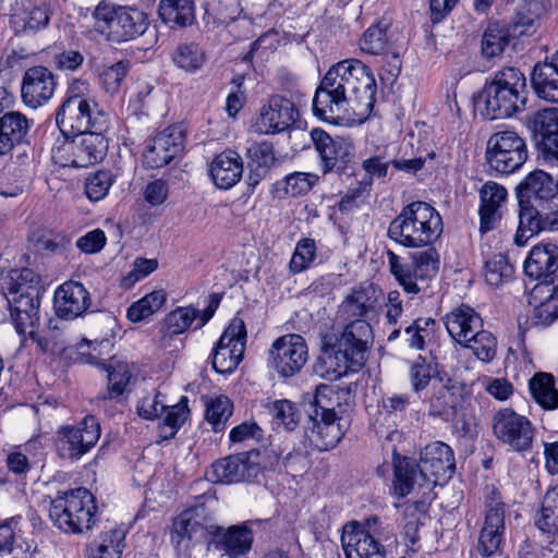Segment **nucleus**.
I'll return each instance as SVG.
<instances>
[{"label": "nucleus", "instance_id": "31", "mask_svg": "<svg viewBox=\"0 0 558 558\" xmlns=\"http://www.w3.org/2000/svg\"><path fill=\"white\" fill-rule=\"evenodd\" d=\"M82 361L98 367H102L107 372V392L97 397L99 400L117 399L126 390L133 379L132 365L125 361L111 359L107 364L99 361L92 353L85 354L80 352Z\"/></svg>", "mask_w": 558, "mask_h": 558}, {"label": "nucleus", "instance_id": "39", "mask_svg": "<svg viewBox=\"0 0 558 558\" xmlns=\"http://www.w3.org/2000/svg\"><path fill=\"white\" fill-rule=\"evenodd\" d=\"M536 95L550 102H558V50L549 62L536 64L531 75Z\"/></svg>", "mask_w": 558, "mask_h": 558}, {"label": "nucleus", "instance_id": "29", "mask_svg": "<svg viewBox=\"0 0 558 558\" xmlns=\"http://www.w3.org/2000/svg\"><path fill=\"white\" fill-rule=\"evenodd\" d=\"M515 191L520 209H525L527 206L551 202L556 182L545 171L534 170L518 184Z\"/></svg>", "mask_w": 558, "mask_h": 558}, {"label": "nucleus", "instance_id": "64", "mask_svg": "<svg viewBox=\"0 0 558 558\" xmlns=\"http://www.w3.org/2000/svg\"><path fill=\"white\" fill-rule=\"evenodd\" d=\"M165 396L160 392L148 393L143 397L137 404L140 416L146 420H155L159 417L166 410L163 402Z\"/></svg>", "mask_w": 558, "mask_h": 558}, {"label": "nucleus", "instance_id": "34", "mask_svg": "<svg viewBox=\"0 0 558 558\" xmlns=\"http://www.w3.org/2000/svg\"><path fill=\"white\" fill-rule=\"evenodd\" d=\"M558 270V245L541 243L532 247L524 262L525 274L538 283L548 281Z\"/></svg>", "mask_w": 558, "mask_h": 558}, {"label": "nucleus", "instance_id": "15", "mask_svg": "<svg viewBox=\"0 0 558 558\" xmlns=\"http://www.w3.org/2000/svg\"><path fill=\"white\" fill-rule=\"evenodd\" d=\"M505 507L500 493L495 487H487L484 523L476 547L483 557H490L500 548L505 533Z\"/></svg>", "mask_w": 558, "mask_h": 558}, {"label": "nucleus", "instance_id": "52", "mask_svg": "<svg viewBox=\"0 0 558 558\" xmlns=\"http://www.w3.org/2000/svg\"><path fill=\"white\" fill-rule=\"evenodd\" d=\"M233 404L232 401L226 396H218L211 398L206 403V420L211 425L215 432L225 429L226 423L232 415Z\"/></svg>", "mask_w": 558, "mask_h": 558}, {"label": "nucleus", "instance_id": "63", "mask_svg": "<svg viewBox=\"0 0 558 558\" xmlns=\"http://www.w3.org/2000/svg\"><path fill=\"white\" fill-rule=\"evenodd\" d=\"M163 413H166L165 425L170 428L168 437H174L177 430L186 421L187 415L190 413L187 408V398L182 397L180 402H178L174 405H166V410Z\"/></svg>", "mask_w": 558, "mask_h": 558}, {"label": "nucleus", "instance_id": "19", "mask_svg": "<svg viewBox=\"0 0 558 558\" xmlns=\"http://www.w3.org/2000/svg\"><path fill=\"white\" fill-rule=\"evenodd\" d=\"M493 432L497 439L515 451L531 448L534 430L531 422L512 409H500L493 416Z\"/></svg>", "mask_w": 558, "mask_h": 558}, {"label": "nucleus", "instance_id": "22", "mask_svg": "<svg viewBox=\"0 0 558 558\" xmlns=\"http://www.w3.org/2000/svg\"><path fill=\"white\" fill-rule=\"evenodd\" d=\"M269 520H251L228 529L213 524L208 544L223 550L229 558H240L248 554L253 545V526L269 524Z\"/></svg>", "mask_w": 558, "mask_h": 558}, {"label": "nucleus", "instance_id": "1", "mask_svg": "<svg viewBox=\"0 0 558 558\" xmlns=\"http://www.w3.org/2000/svg\"><path fill=\"white\" fill-rule=\"evenodd\" d=\"M377 85L371 69L356 59L332 65L313 97V113L320 120L342 123L371 113Z\"/></svg>", "mask_w": 558, "mask_h": 558}, {"label": "nucleus", "instance_id": "38", "mask_svg": "<svg viewBox=\"0 0 558 558\" xmlns=\"http://www.w3.org/2000/svg\"><path fill=\"white\" fill-rule=\"evenodd\" d=\"M535 131L541 136V145L546 160L558 162V109H544L537 112Z\"/></svg>", "mask_w": 558, "mask_h": 558}, {"label": "nucleus", "instance_id": "33", "mask_svg": "<svg viewBox=\"0 0 558 558\" xmlns=\"http://www.w3.org/2000/svg\"><path fill=\"white\" fill-rule=\"evenodd\" d=\"M106 131L93 130L72 136L73 146L68 150L75 157L74 162L80 168H85L104 159L108 149Z\"/></svg>", "mask_w": 558, "mask_h": 558}, {"label": "nucleus", "instance_id": "42", "mask_svg": "<svg viewBox=\"0 0 558 558\" xmlns=\"http://www.w3.org/2000/svg\"><path fill=\"white\" fill-rule=\"evenodd\" d=\"M388 24L379 22L369 26L360 40V47L369 54H384L391 52L392 59L398 62L399 53L392 51V44L387 34Z\"/></svg>", "mask_w": 558, "mask_h": 558}, {"label": "nucleus", "instance_id": "5", "mask_svg": "<svg viewBox=\"0 0 558 558\" xmlns=\"http://www.w3.org/2000/svg\"><path fill=\"white\" fill-rule=\"evenodd\" d=\"M95 512V497L84 487L58 492L49 507L51 521L66 533L90 529Z\"/></svg>", "mask_w": 558, "mask_h": 558}, {"label": "nucleus", "instance_id": "3", "mask_svg": "<svg viewBox=\"0 0 558 558\" xmlns=\"http://www.w3.org/2000/svg\"><path fill=\"white\" fill-rule=\"evenodd\" d=\"M442 219L428 203L415 201L404 206L391 220L388 238L407 248L433 245L442 233Z\"/></svg>", "mask_w": 558, "mask_h": 558}, {"label": "nucleus", "instance_id": "2", "mask_svg": "<svg viewBox=\"0 0 558 558\" xmlns=\"http://www.w3.org/2000/svg\"><path fill=\"white\" fill-rule=\"evenodd\" d=\"M393 472V492L398 497L409 495L418 480L444 485L456 472L453 450L442 441L430 442L422 449L418 463L395 453Z\"/></svg>", "mask_w": 558, "mask_h": 558}, {"label": "nucleus", "instance_id": "12", "mask_svg": "<svg viewBox=\"0 0 558 558\" xmlns=\"http://www.w3.org/2000/svg\"><path fill=\"white\" fill-rule=\"evenodd\" d=\"M312 408L305 432L307 439L319 451L333 449L345 434L347 421L333 409L324 407L317 397Z\"/></svg>", "mask_w": 558, "mask_h": 558}, {"label": "nucleus", "instance_id": "32", "mask_svg": "<svg viewBox=\"0 0 558 558\" xmlns=\"http://www.w3.org/2000/svg\"><path fill=\"white\" fill-rule=\"evenodd\" d=\"M480 231L482 233L495 229L502 216V207L507 201V190L493 181L486 182L480 190Z\"/></svg>", "mask_w": 558, "mask_h": 558}, {"label": "nucleus", "instance_id": "45", "mask_svg": "<svg viewBox=\"0 0 558 558\" xmlns=\"http://www.w3.org/2000/svg\"><path fill=\"white\" fill-rule=\"evenodd\" d=\"M512 37L506 24L490 23L484 31L481 43L482 54L489 59L500 56Z\"/></svg>", "mask_w": 558, "mask_h": 558}, {"label": "nucleus", "instance_id": "27", "mask_svg": "<svg viewBox=\"0 0 558 558\" xmlns=\"http://www.w3.org/2000/svg\"><path fill=\"white\" fill-rule=\"evenodd\" d=\"M56 86L54 74L48 68L43 65L32 66L23 75L22 100L29 108L41 107L51 99Z\"/></svg>", "mask_w": 558, "mask_h": 558}, {"label": "nucleus", "instance_id": "4", "mask_svg": "<svg viewBox=\"0 0 558 558\" xmlns=\"http://www.w3.org/2000/svg\"><path fill=\"white\" fill-rule=\"evenodd\" d=\"M525 77L515 68L498 71L475 99V107L488 120L505 119L525 105Z\"/></svg>", "mask_w": 558, "mask_h": 558}, {"label": "nucleus", "instance_id": "30", "mask_svg": "<svg viewBox=\"0 0 558 558\" xmlns=\"http://www.w3.org/2000/svg\"><path fill=\"white\" fill-rule=\"evenodd\" d=\"M360 366H353L351 359L332 342V338L323 339L320 354L313 365V372L329 381L337 380L349 371H356Z\"/></svg>", "mask_w": 558, "mask_h": 558}, {"label": "nucleus", "instance_id": "16", "mask_svg": "<svg viewBox=\"0 0 558 558\" xmlns=\"http://www.w3.org/2000/svg\"><path fill=\"white\" fill-rule=\"evenodd\" d=\"M246 327L242 318L234 317L221 335L211 353V366L219 374H231L242 361Z\"/></svg>", "mask_w": 558, "mask_h": 558}, {"label": "nucleus", "instance_id": "18", "mask_svg": "<svg viewBox=\"0 0 558 558\" xmlns=\"http://www.w3.org/2000/svg\"><path fill=\"white\" fill-rule=\"evenodd\" d=\"M307 359L306 342L296 333H288L276 339L269 349V363L282 377L298 374Z\"/></svg>", "mask_w": 558, "mask_h": 558}, {"label": "nucleus", "instance_id": "21", "mask_svg": "<svg viewBox=\"0 0 558 558\" xmlns=\"http://www.w3.org/2000/svg\"><path fill=\"white\" fill-rule=\"evenodd\" d=\"M259 451L248 450L214 462L207 477L215 483L232 484L250 481L259 472Z\"/></svg>", "mask_w": 558, "mask_h": 558}, {"label": "nucleus", "instance_id": "28", "mask_svg": "<svg viewBox=\"0 0 558 558\" xmlns=\"http://www.w3.org/2000/svg\"><path fill=\"white\" fill-rule=\"evenodd\" d=\"M90 304V294L81 282L66 281L54 292V310L59 318L73 320L82 316Z\"/></svg>", "mask_w": 558, "mask_h": 558}, {"label": "nucleus", "instance_id": "51", "mask_svg": "<svg viewBox=\"0 0 558 558\" xmlns=\"http://www.w3.org/2000/svg\"><path fill=\"white\" fill-rule=\"evenodd\" d=\"M242 10L239 0H210L205 8L207 22L229 24L235 21Z\"/></svg>", "mask_w": 558, "mask_h": 558}, {"label": "nucleus", "instance_id": "59", "mask_svg": "<svg viewBox=\"0 0 558 558\" xmlns=\"http://www.w3.org/2000/svg\"><path fill=\"white\" fill-rule=\"evenodd\" d=\"M437 374L438 373L435 372L434 366L420 356L417 361L411 365L409 372L413 391L418 393L426 389L433 377H435L434 384H437Z\"/></svg>", "mask_w": 558, "mask_h": 558}, {"label": "nucleus", "instance_id": "47", "mask_svg": "<svg viewBox=\"0 0 558 558\" xmlns=\"http://www.w3.org/2000/svg\"><path fill=\"white\" fill-rule=\"evenodd\" d=\"M535 525L544 533H558V487L545 494L542 508L535 515Z\"/></svg>", "mask_w": 558, "mask_h": 558}, {"label": "nucleus", "instance_id": "57", "mask_svg": "<svg viewBox=\"0 0 558 558\" xmlns=\"http://www.w3.org/2000/svg\"><path fill=\"white\" fill-rule=\"evenodd\" d=\"M112 183V173L108 170H99L86 178L85 194L93 202L100 201L108 194Z\"/></svg>", "mask_w": 558, "mask_h": 558}, {"label": "nucleus", "instance_id": "44", "mask_svg": "<svg viewBox=\"0 0 558 558\" xmlns=\"http://www.w3.org/2000/svg\"><path fill=\"white\" fill-rule=\"evenodd\" d=\"M173 63L187 73H196L207 61L206 51L196 43L179 44L172 52Z\"/></svg>", "mask_w": 558, "mask_h": 558}, {"label": "nucleus", "instance_id": "40", "mask_svg": "<svg viewBox=\"0 0 558 558\" xmlns=\"http://www.w3.org/2000/svg\"><path fill=\"white\" fill-rule=\"evenodd\" d=\"M4 296H12L13 292L23 296H40V277L29 268L12 269L0 280Z\"/></svg>", "mask_w": 558, "mask_h": 558}, {"label": "nucleus", "instance_id": "49", "mask_svg": "<svg viewBox=\"0 0 558 558\" xmlns=\"http://www.w3.org/2000/svg\"><path fill=\"white\" fill-rule=\"evenodd\" d=\"M460 345L471 350L480 361L485 363L493 361L497 352L495 336L490 331L484 330L483 327L472 333L468 341Z\"/></svg>", "mask_w": 558, "mask_h": 558}, {"label": "nucleus", "instance_id": "6", "mask_svg": "<svg viewBox=\"0 0 558 558\" xmlns=\"http://www.w3.org/2000/svg\"><path fill=\"white\" fill-rule=\"evenodd\" d=\"M393 534L378 518L365 522H348L342 527L341 545L345 558H386L385 544L392 542Z\"/></svg>", "mask_w": 558, "mask_h": 558}, {"label": "nucleus", "instance_id": "36", "mask_svg": "<svg viewBox=\"0 0 558 558\" xmlns=\"http://www.w3.org/2000/svg\"><path fill=\"white\" fill-rule=\"evenodd\" d=\"M442 320L449 336L459 344L468 341L472 333L483 327L482 317L469 305L453 308Z\"/></svg>", "mask_w": 558, "mask_h": 558}, {"label": "nucleus", "instance_id": "20", "mask_svg": "<svg viewBox=\"0 0 558 558\" xmlns=\"http://www.w3.org/2000/svg\"><path fill=\"white\" fill-rule=\"evenodd\" d=\"M9 24L16 35H36L49 26L52 10L47 2L11 0Z\"/></svg>", "mask_w": 558, "mask_h": 558}, {"label": "nucleus", "instance_id": "25", "mask_svg": "<svg viewBox=\"0 0 558 558\" xmlns=\"http://www.w3.org/2000/svg\"><path fill=\"white\" fill-rule=\"evenodd\" d=\"M343 331L338 335H327L353 362V366H362L365 361L367 345L373 339V331L366 319L345 320Z\"/></svg>", "mask_w": 558, "mask_h": 558}, {"label": "nucleus", "instance_id": "7", "mask_svg": "<svg viewBox=\"0 0 558 558\" xmlns=\"http://www.w3.org/2000/svg\"><path fill=\"white\" fill-rule=\"evenodd\" d=\"M94 17L101 33H107L108 39L114 43L133 40L143 35L149 25L145 12L132 7H116L99 3Z\"/></svg>", "mask_w": 558, "mask_h": 558}, {"label": "nucleus", "instance_id": "9", "mask_svg": "<svg viewBox=\"0 0 558 558\" xmlns=\"http://www.w3.org/2000/svg\"><path fill=\"white\" fill-rule=\"evenodd\" d=\"M63 101L56 113V122L64 137L93 130L107 131L109 117L97 109L96 101Z\"/></svg>", "mask_w": 558, "mask_h": 558}, {"label": "nucleus", "instance_id": "13", "mask_svg": "<svg viewBox=\"0 0 558 558\" xmlns=\"http://www.w3.org/2000/svg\"><path fill=\"white\" fill-rule=\"evenodd\" d=\"M10 308V316L12 323L20 335H28L43 352L53 351L61 343H59L54 336H39L36 327L39 323V296H23L22 294H12L5 296Z\"/></svg>", "mask_w": 558, "mask_h": 558}, {"label": "nucleus", "instance_id": "54", "mask_svg": "<svg viewBox=\"0 0 558 558\" xmlns=\"http://www.w3.org/2000/svg\"><path fill=\"white\" fill-rule=\"evenodd\" d=\"M534 217L537 223V230L541 231H556L558 230V205L553 202L546 204L527 206L524 209Z\"/></svg>", "mask_w": 558, "mask_h": 558}, {"label": "nucleus", "instance_id": "48", "mask_svg": "<svg viewBox=\"0 0 558 558\" xmlns=\"http://www.w3.org/2000/svg\"><path fill=\"white\" fill-rule=\"evenodd\" d=\"M166 299L167 294L163 290L153 291L134 302L128 308L126 316L133 323L145 320L162 307Z\"/></svg>", "mask_w": 558, "mask_h": 558}, {"label": "nucleus", "instance_id": "46", "mask_svg": "<svg viewBox=\"0 0 558 558\" xmlns=\"http://www.w3.org/2000/svg\"><path fill=\"white\" fill-rule=\"evenodd\" d=\"M392 165L397 170L414 173L423 167L421 158L413 159H395L391 161H383L381 157L375 156L365 159L362 162V168L369 177L385 178L387 175L389 165Z\"/></svg>", "mask_w": 558, "mask_h": 558}, {"label": "nucleus", "instance_id": "62", "mask_svg": "<svg viewBox=\"0 0 558 558\" xmlns=\"http://www.w3.org/2000/svg\"><path fill=\"white\" fill-rule=\"evenodd\" d=\"M272 417L288 430H293L299 423V411L289 400H277L270 407Z\"/></svg>", "mask_w": 558, "mask_h": 558}, {"label": "nucleus", "instance_id": "35", "mask_svg": "<svg viewBox=\"0 0 558 558\" xmlns=\"http://www.w3.org/2000/svg\"><path fill=\"white\" fill-rule=\"evenodd\" d=\"M379 296H383L381 291L373 284L360 286L345 296L339 312L344 320L366 319Z\"/></svg>", "mask_w": 558, "mask_h": 558}, {"label": "nucleus", "instance_id": "60", "mask_svg": "<svg viewBox=\"0 0 558 558\" xmlns=\"http://www.w3.org/2000/svg\"><path fill=\"white\" fill-rule=\"evenodd\" d=\"M532 298H534V305L537 307L538 315L542 316L543 311H547L549 302L558 299V274L548 278L544 283H537L532 289Z\"/></svg>", "mask_w": 558, "mask_h": 558}, {"label": "nucleus", "instance_id": "10", "mask_svg": "<svg viewBox=\"0 0 558 558\" xmlns=\"http://www.w3.org/2000/svg\"><path fill=\"white\" fill-rule=\"evenodd\" d=\"M101 429L94 415L85 416L76 425H63L57 432L54 446L61 459L78 461L100 438Z\"/></svg>", "mask_w": 558, "mask_h": 558}, {"label": "nucleus", "instance_id": "61", "mask_svg": "<svg viewBox=\"0 0 558 558\" xmlns=\"http://www.w3.org/2000/svg\"><path fill=\"white\" fill-rule=\"evenodd\" d=\"M535 2H525L517 11L511 22L507 27L510 29L512 37H518L526 33V31L533 25L537 13Z\"/></svg>", "mask_w": 558, "mask_h": 558}, {"label": "nucleus", "instance_id": "23", "mask_svg": "<svg viewBox=\"0 0 558 558\" xmlns=\"http://www.w3.org/2000/svg\"><path fill=\"white\" fill-rule=\"evenodd\" d=\"M184 132L180 125H170L151 137L143 154L147 169H159L169 165L184 149Z\"/></svg>", "mask_w": 558, "mask_h": 558}, {"label": "nucleus", "instance_id": "26", "mask_svg": "<svg viewBox=\"0 0 558 558\" xmlns=\"http://www.w3.org/2000/svg\"><path fill=\"white\" fill-rule=\"evenodd\" d=\"M311 138L318 153L324 173L343 168L354 154L353 144L342 137H331L322 129H313Z\"/></svg>", "mask_w": 558, "mask_h": 558}, {"label": "nucleus", "instance_id": "8", "mask_svg": "<svg viewBox=\"0 0 558 558\" xmlns=\"http://www.w3.org/2000/svg\"><path fill=\"white\" fill-rule=\"evenodd\" d=\"M387 256L390 272L407 293H420L438 272L439 255L432 245L414 253L411 263L404 262L392 251H388Z\"/></svg>", "mask_w": 558, "mask_h": 558}, {"label": "nucleus", "instance_id": "43", "mask_svg": "<svg viewBox=\"0 0 558 558\" xmlns=\"http://www.w3.org/2000/svg\"><path fill=\"white\" fill-rule=\"evenodd\" d=\"M529 388L533 399L544 410L558 408V390L555 387V378L549 373H537L529 381Z\"/></svg>", "mask_w": 558, "mask_h": 558}, {"label": "nucleus", "instance_id": "55", "mask_svg": "<svg viewBox=\"0 0 558 558\" xmlns=\"http://www.w3.org/2000/svg\"><path fill=\"white\" fill-rule=\"evenodd\" d=\"M129 71L130 62L126 60H121L114 64L105 66L99 74V80L106 93L111 95L117 94Z\"/></svg>", "mask_w": 558, "mask_h": 558}, {"label": "nucleus", "instance_id": "58", "mask_svg": "<svg viewBox=\"0 0 558 558\" xmlns=\"http://www.w3.org/2000/svg\"><path fill=\"white\" fill-rule=\"evenodd\" d=\"M316 257V245L312 239H303L298 242L294 253L289 263L290 271L299 274L313 263Z\"/></svg>", "mask_w": 558, "mask_h": 558}, {"label": "nucleus", "instance_id": "50", "mask_svg": "<svg viewBox=\"0 0 558 558\" xmlns=\"http://www.w3.org/2000/svg\"><path fill=\"white\" fill-rule=\"evenodd\" d=\"M319 177L310 172H293L276 183L277 191L283 190L284 195L298 197L306 195L318 182Z\"/></svg>", "mask_w": 558, "mask_h": 558}, {"label": "nucleus", "instance_id": "11", "mask_svg": "<svg viewBox=\"0 0 558 558\" xmlns=\"http://www.w3.org/2000/svg\"><path fill=\"white\" fill-rule=\"evenodd\" d=\"M525 141L514 131L506 130L493 134L487 141L486 160L492 169L509 174L526 161Z\"/></svg>", "mask_w": 558, "mask_h": 558}, {"label": "nucleus", "instance_id": "56", "mask_svg": "<svg viewBox=\"0 0 558 558\" xmlns=\"http://www.w3.org/2000/svg\"><path fill=\"white\" fill-rule=\"evenodd\" d=\"M513 274V268L502 254L494 255L485 264V280L488 284L499 287L508 281Z\"/></svg>", "mask_w": 558, "mask_h": 558}, {"label": "nucleus", "instance_id": "17", "mask_svg": "<svg viewBox=\"0 0 558 558\" xmlns=\"http://www.w3.org/2000/svg\"><path fill=\"white\" fill-rule=\"evenodd\" d=\"M213 524L207 520L204 506L183 510L173 520L171 542L180 553L192 545L209 543Z\"/></svg>", "mask_w": 558, "mask_h": 558}, {"label": "nucleus", "instance_id": "41", "mask_svg": "<svg viewBox=\"0 0 558 558\" xmlns=\"http://www.w3.org/2000/svg\"><path fill=\"white\" fill-rule=\"evenodd\" d=\"M158 15L171 28L192 25L195 20L194 0H160Z\"/></svg>", "mask_w": 558, "mask_h": 558}, {"label": "nucleus", "instance_id": "14", "mask_svg": "<svg viewBox=\"0 0 558 558\" xmlns=\"http://www.w3.org/2000/svg\"><path fill=\"white\" fill-rule=\"evenodd\" d=\"M438 384L433 385V392L428 400V413L440 417L445 422L458 418L465 420L466 389L465 385L452 378L444 379L437 374Z\"/></svg>", "mask_w": 558, "mask_h": 558}, {"label": "nucleus", "instance_id": "53", "mask_svg": "<svg viewBox=\"0 0 558 558\" xmlns=\"http://www.w3.org/2000/svg\"><path fill=\"white\" fill-rule=\"evenodd\" d=\"M28 119L19 111H11L0 118V130L8 134L13 143L20 144L29 130Z\"/></svg>", "mask_w": 558, "mask_h": 558}, {"label": "nucleus", "instance_id": "37", "mask_svg": "<svg viewBox=\"0 0 558 558\" xmlns=\"http://www.w3.org/2000/svg\"><path fill=\"white\" fill-rule=\"evenodd\" d=\"M209 173L216 186L228 190L242 178L243 160L236 151L225 150L213 159Z\"/></svg>", "mask_w": 558, "mask_h": 558}, {"label": "nucleus", "instance_id": "24", "mask_svg": "<svg viewBox=\"0 0 558 558\" xmlns=\"http://www.w3.org/2000/svg\"><path fill=\"white\" fill-rule=\"evenodd\" d=\"M299 111L293 101L272 95L259 109L256 125L260 133L276 134L288 130L298 119Z\"/></svg>", "mask_w": 558, "mask_h": 558}]
</instances>
